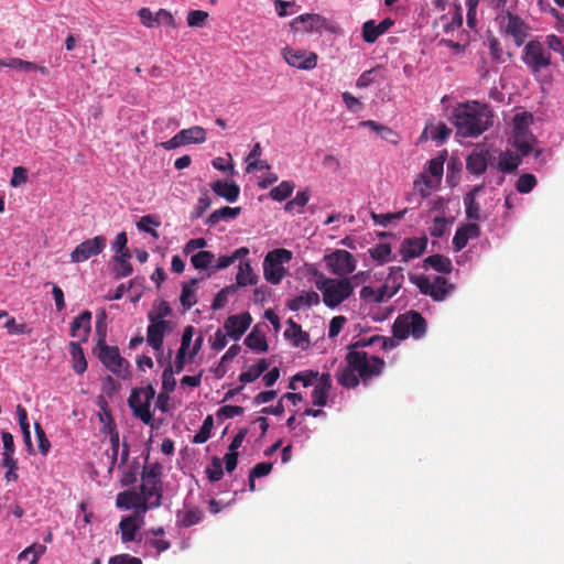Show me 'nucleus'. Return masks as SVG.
<instances>
[{
    "label": "nucleus",
    "mask_w": 564,
    "mask_h": 564,
    "mask_svg": "<svg viewBox=\"0 0 564 564\" xmlns=\"http://www.w3.org/2000/svg\"><path fill=\"white\" fill-rule=\"evenodd\" d=\"M138 15L141 23L147 28L156 26V14H154L149 8H142L139 10Z\"/></svg>",
    "instance_id": "obj_60"
},
{
    "label": "nucleus",
    "mask_w": 564,
    "mask_h": 564,
    "mask_svg": "<svg viewBox=\"0 0 564 564\" xmlns=\"http://www.w3.org/2000/svg\"><path fill=\"white\" fill-rule=\"evenodd\" d=\"M409 279L422 294L431 296L436 302L444 301L454 290V285L441 275L435 276L433 281L425 275H410Z\"/></svg>",
    "instance_id": "obj_7"
},
{
    "label": "nucleus",
    "mask_w": 564,
    "mask_h": 564,
    "mask_svg": "<svg viewBox=\"0 0 564 564\" xmlns=\"http://www.w3.org/2000/svg\"><path fill=\"white\" fill-rule=\"evenodd\" d=\"M403 279H404L403 268H401V267H391L390 268V272L387 278V282L384 284L390 285L389 291H390V294H392V296L395 295L399 292V290L401 289Z\"/></svg>",
    "instance_id": "obj_39"
},
{
    "label": "nucleus",
    "mask_w": 564,
    "mask_h": 564,
    "mask_svg": "<svg viewBox=\"0 0 564 564\" xmlns=\"http://www.w3.org/2000/svg\"><path fill=\"white\" fill-rule=\"evenodd\" d=\"M427 247V237H411L404 238L399 247V253L402 261L408 262L411 259L417 258L423 254Z\"/></svg>",
    "instance_id": "obj_16"
},
{
    "label": "nucleus",
    "mask_w": 564,
    "mask_h": 564,
    "mask_svg": "<svg viewBox=\"0 0 564 564\" xmlns=\"http://www.w3.org/2000/svg\"><path fill=\"white\" fill-rule=\"evenodd\" d=\"M116 503L119 508L123 509H141L147 511L150 507L144 501V497L141 494L132 490L122 491L117 495Z\"/></svg>",
    "instance_id": "obj_21"
},
{
    "label": "nucleus",
    "mask_w": 564,
    "mask_h": 564,
    "mask_svg": "<svg viewBox=\"0 0 564 564\" xmlns=\"http://www.w3.org/2000/svg\"><path fill=\"white\" fill-rule=\"evenodd\" d=\"M212 189L229 203L237 200L240 194V187L235 182L217 180L212 184Z\"/></svg>",
    "instance_id": "obj_23"
},
{
    "label": "nucleus",
    "mask_w": 564,
    "mask_h": 564,
    "mask_svg": "<svg viewBox=\"0 0 564 564\" xmlns=\"http://www.w3.org/2000/svg\"><path fill=\"white\" fill-rule=\"evenodd\" d=\"M392 25L393 21L390 18L382 20L379 24H376L373 20L366 21L362 25V39L367 43H375Z\"/></svg>",
    "instance_id": "obj_19"
},
{
    "label": "nucleus",
    "mask_w": 564,
    "mask_h": 564,
    "mask_svg": "<svg viewBox=\"0 0 564 564\" xmlns=\"http://www.w3.org/2000/svg\"><path fill=\"white\" fill-rule=\"evenodd\" d=\"M448 223L445 217H435L432 226L429 228L430 235L435 238H442L447 230Z\"/></svg>",
    "instance_id": "obj_51"
},
{
    "label": "nucleus",
    "mask_w": 564,
    "mask_h": 564,
    "mask_svg": "<svg viewBox=\"0 0 564 564\" xmlns=\"http://www.w3.org/2000/svg\"><path fill=\"white\" fill-rule=\"evenodd\" d=\"M324 261L333 274L343 278H347L357 267V261L354 256L344 249H337L326 254Z\"/></svg>",
    "instance_id": "obj_11"
},
{
    "label": "nucleus",
    "mask_w": 564,
    "mask_h": 564,
    "mask_svg": "<svg viewBox=\"0 0 564 564\" xmlns=\"http://www.w3.org/2000/svg\"><path fill=\"white\" fill-rule=\"evenodd\" d=\"M121 540L122 542H131L135 539V533L139 530V525L133 517H126L121 519L119 523Z\"/></svg>",
    "instance_id": "obj_35"
},
{
    "label": "nucleus",
    "mask_w": 564,
    "mask_h": 564,
    "mask_svg": "<svg viewBox=\"0 0 564 564\" xmlns=\"http://www.w3.org/2000/svg\"><path fill=\"white\" fill-rule=\"evenodd\" d=\"M180 139L183 141V145L192 143H204L207 139L206 130L203 127L194 126L188 129H182L178 131Z\"/></svg>",
    "instance_id": "obj_29"
},
{
    "label": "nucleus",
    "mask_w": 564,
    "mask_h": 564,
    "mask_svg": "<svg viewBox=\"0 0 564 564\" xmlns=\"http://www.w3.org/2000/svg\"><path fill=\"white\" fill-rule=\"evenodd\" d=\"M162 475V466L159 463H153L150 465H145L142 471V478H147L149 480H154L156 482L161 481Z\"/></svg>",
    "instance_id": "obj_52"
},
{
    "label": "nucleus",
    "mask_w": 564,
    "mask_h": 564,
    "mask_svg": "<svg viewBox=\"0 0 564 564\" xmlns=\"http://www.w3.org/2000/svg\"><path fill=\"white\" fill-rule=\"evenodd\" d=\"M535 186L536 178L530 173L520 175L516 183V189L521 194L530 193Z\"/></svg>",
    "instance_id": "obj_47"
},
{
    "label": "nucleus",
    "mask_w": 564,
    "mask_h": 564,
    "mask_svg": "<svg viewBox=\"0 0 564 564\" xmlns=\"http://www.w3.org/2000/svg\"><path fill=\"white\" fill-rule=\"evenodd\" d=\"M282 55L290 66L299 69L311 70L317 65L318 57L314 52L285 47L282 51Z\"/></svg>",
    "instance_id": "obj_13"
},
{
    "label": "nucleus",
    "mask_w": 564,
    "mask_h": 564,
    "mask_svg": "<svg viewBox=\"0 0 564 564\" xmlns=\"http://www.w3.org/2000/svg\"><path fill=\"white\" fill-rule=\"evenodd\" d=\"M290 28L302 34H322L324 31L335 34L339 30L334 21L317 13H304L294 18L290 22Z\"/></svg>",
    "instance_id": "obj_6"
},
{
    "label": "nucleus",
    "mask_w": 564,
    "mask_h": 564,
    "mask_svg": "<svg viewBox=\"0 0 564 564\" xmlns=\"http://www.w3.org/2000/svg\"><path fill=\"white\" fill-rule=\"evenodd\" d=\"M390 285L383 284L378 290H375L373 288L369 285H365L360 290V299L364 301H371L375 303H382L388 299L392 297V294H390Z\"/></svg>",
    "instance_id": "obj_26"
},
{
    "label": "nucleus",
    "mask_w": 564,
    "mask_h": 564,
    "mask_svg": "<svg viewBox=\"0 0 564 564\" xmlns=\"http://www.w3.org/2000/svg\"><path fill=\"white\" fill-rule=\"evenodd\" d=\"M107 239L104 236H96L80 242L70 253L72 262L79 263L94 256L100 254L106 248Z\"/></svg>",
    "instance_id": "obj_12"
},
{
    "label": "nucleus",
    "mask_w": 564,
    "mask_h": 564,
    "mask_svg": "<svg viewBox=\"0 0 564 564\" xmlns=\"http://www.w3.org/2000/svg\"><path fill=\"white\" fill-rule=\"evenodd\" d=\"M464 205L466 210V217L469 220L478 221L481 219L480 206L473 197V194H466L464 197Z\"/></svg>",
    "instance_id": "obj_42"
},
{
    "label": "nucleus",
    "mask_w": 564,
    "mask_h": 564,
    "mask_svg": "<svg viewBox=\"0 0 564 564\" xmlns=\"http://www.w3.org/2000/svg\"><path fill=\"white\" fill-rule=\"evenodd\" d=\"M391 246L389 243H379L368 250L370 257L379 263H386L390 260Z\"/></svg>",
    "instance_id": "obj_44"
},
{
    "label": "nucleus",
    "mask_w": 564,
    "mask_h": 564,
    "mask_svg": "<svg viewBox=\"0 0 564 564\" xmlns=\"http://www.w3.org/2000/svg\"><path fill=\"white\" fill-rule=\"evenodd\" d=\"M531 118V115L527 113H517L513 118L514 128H513V134L521 133V132H528L529 131V119Z\"/></svg>",
    "instance_id": "obj_56"
},
{
    "label": "nucleus",
    "mask_w": 564,
    "mask_h": 564,
    "mask_svg": "<svg viewBox=\"0 0 564 564\" xmlns=\"http://www.w3.org/2000/svg\"><path fill=\"white\" fill-rule=\"evenodd\" d=\"M69 352L73 359V369L77 375H83L87 369V361L80 343L70 341Z\"/></svg>",
    "instance_id": "obj_30"
},
{
    "label": "nucleus",
    "mask_w": 564,
    "mask_h": 564,
    "mask_svg": "<svg viewBox=\"0 0 564 564\" xmlns=\"http://www.w3.org/2000/svg\"><path fill=\"white\" fill-rule=\"evenodd\" d=\"M295 188V184L292 181H282L278 186L273 187L269 195L273 200L283 202L291 196Z\"/></svg>",
    "instance_id": "obj_37"
},
{
    "label": "nucleus",
    "mask_w": 564,
    "mask_h": 564,
    "mask_svg": "<svg viewBox=\"0 0 564 564\" xmlns=\"http://www.w3.org/2000/svg\"><path fill=\"white\" fill-rule=\"evenodd\" d=\"M208 19V13L203 10H192L187 14V24L189 26H203Z\"/></svg>",
    "instance_id": "obj_54"
},
{
    "label": "nucleus",
    "mask_w": 564,
    "mask_h": 564,
    "mask_svg": "<svg viewBox=\"0 0 564 564\" xmlns=\"http://www.w3.org/2000/svg\"><path fill=\"white\" fill-rule=\"evenodd\" d=\"M245 345L251 350H256L258 352H265L269 348L264 335L260 334L256 329L247 335L245 338Z\"/></svg>",
    "instance_id": "obj_36"
},
{
    "label": "nucleus",
    "mask_w": 564,
    "mask_h": 564,
    "mask_svg": "<svg viewBox=\"0 0 564 564\" xmlns=\"http://www.w3.org/2000/svg\"><path fill=\"white\" fill-rule=\"evenodd\" d=\"M488 47L490 51V55L495 61L500 62V63L505 62L503 50H502L498 39H496L494 36L489 37L488 39Z\"/></svg>",
    "instance_id": "obj_57"
},
{
    "label": "nucleus",
    "mask_w": 564,
    "mask_h": 564,
    "mask_svg": "<svg viewBox=\"0 0 564 564\" xmlns=\"http://www.w3.org/2000/svg\"><path fill=\"white\" fill-rule=\"evenodd\" d=\"M214 259L213 252L202 250L192 256L191 263L197 270H205L212 265Z\"/></svg>",
    "instance_id": "obj_41"
},
{
    "label": "nucleus",
    "mask_w": 564,
    "mask_h": 564,
    "mask_svg": "<svg viewBox=\"0 0 564 564\" xmlns=\"http://www.w3.org/2000/svg\"><path fill=\"white\" fill-rule=\"evenodd\" d=\"M241 212L240 207H229L225 206L219 209L214 210L207 218V224L209 226H214L218 224L223 219H232L236 218Z\"/></svg>",
    "instance_id": "obj_33"
},
{
    "label": "nucleus",
    "mask_w": 564,
    "mask_h": 564,
    "mask_svg": "<svg viewBox=\"0 0 564 564\" xmlns=\"http://www.w3.org/2000/svg\"><path fill=\"white\" fill-rule=\"evenodd\" d=\"M551 57L543 43L532 40L524 45L521 59L533 74H536L551 65Z\"/></svg>",
    "instance_id": "obj_8"
},
{
    "label": "nucleus",
    "mask_w": 564,
    "mask_h": 564,
    "mask_svg": "<svg viewBox=\"0 0 564 564\" xmlns=\"http://www.w3.org/2000/svg\"><path fill=\"white\" fill-rule=\"evenodd\" d=\"M198 280L192 279L188 283H184L182 286V293L180 296V301L182 306L185 310H189L192 306H194L197 302L196 295H195V286L197 285Z\"/></svg>",
    "instance_id": "obj_34"
},
{
    "label": "nucleus",
    "mask_w": 564,
    "mask_h": 564,
    "mask_svg": "<svg viewBox=\"0 0 564 564\" xmlns=\"http://www.w3.org/2000/svg\"><path fill=\"white\" fill-rule=\"evenodd\" d=\"M152 224V225H155V226H159L160 223L159 221H155L153 219L152 216L150 215H147V216H143L139 223L137 224V227L139 230L141 231H145V232H149L151 236H153L154 238H158L159 235H158V231L152 229L149 225Z\"/></svg>",
    "instance_id": "obj_58"
},
{
    "label": "nucleus",
    "mask_w": 564,
    "mask_h": 564,
    "mask_svg": "<svg viewBox=\"0 0 564 564\" xmlns=\"http://www.w3.org/2000/svg\"><path fill=\"white\" fill-rule=\"evenodd\" d=\"M496 22L501 34L511 37L517 46L524 44L529 36L530 25L521 17L510 10H503L497 13Z\"/></svg>",
    "instance_id": "obj_5"
},
{
    "label": "nucleus",
    "mask_w": 564,
    "mask_h": 564,
    "mask_svg": "<svg viewBox=\"0 0 564 564\" xmlns=\"http://www.w3.org/2000/svg\"><path fill=\"white\" fill-rule=\"evenodd\" d=\"M151 404L142 403V405H138L132 409L133 414L140 419L144 424H150L153 420V414L150 410Z\"/></svg>",
    "instance_id": "obj_55"
},
{
    "label": "nucleus",
    "mask_w": 564,
    "mask_h": 564,
    "mask_svg": "<svg viewBox=\"0 0 564 564\" xmlns=\"http://www.w3.org/2000/svg\"><path fill=\"white\" fill-rule=\"evenodd\" d=\"M317 376V371L307 370L297 372L296 375L293 376V379L300 381L303 384V387H310L313 384Z\"/></svg>",
    "instance_id": "obj_63"
},
{
    "label": "nucleus",
    "mask_w": 564,
    "mask_h": 564,
    "mask_svg": "<svg viewBox=\"0 0 564 564\" xmlns=\"http://www.w3.org/2000/svg\"><path fill=\"white\" fill-rule=\"evenodd\" d=\"M176 519L178 527L189 528L202 521L203 511L199 508H185L177 512Z\"/></svg>",
    "instance_id": "obj_27"
},
{
    "label": "nucleus",
    "mask_w": 564,
    "mask_h": 564,
    "mask_svg": "<svg viewBox=\"0 0 564 564\" xmlns=\"http://www.w3.org/2000/svg\"><path fill=\"white\" fill-rule=\"evenodd\" d=\"M148 319L150 325L147 328V343L155 351H161L163 349L164 336L170 330L171 322L165 319L156 321L152 315H148Z\"/></svg>",
    "instance_id": "obj_14"
},
{
    "label": "nucleus",
    "mask_w": 564,
    "mask_h": 564,
    "mask_svg": "<svg viewBox=\"0 0 564 564\" xmlns=\"http://www.w3.org/2000/svg\"><path fill=\"white\" fill-rule=\"evenodd\" d=\"M206 475L212 482L219 481L223 478L224 470L218 457H213L210 466L206 468Z\"/></svg>",
    "instance_id": "obj_50"
},
{
    "label": "nucleus",
    "mask_w": 564,
    "mask_h": 564,
    "mask_svg": "<svg viewBox=\"0 0 564 564\" xmlns=\"http://www.w3.org/2000/svg\"><path fill=\"white\" fill-rule=\"evenodd\" d=\"M140 491L141 496L144 497V501L150 508H158L161 506L162 482L142 478Z\"/></svg>",
    "instance_id": "obj_18"
},
{
    "label": "nucleus",
    "mask_w": 564,
    "mask_h": 564,
    "mask_svg": "<svg viewBox=\"0 0 564 564\" xmlns=\"http://www.w3.org/2000/svg\"><path fill=\"white\" fill-rule=\"evenodd\" d=\"M90 330L91 312L85 310L70 323V336L78 338L82 343H86L89 338Z\"/></svg>",
    "instance_id": "obj_17"
},
{
    "label": "nucleus",
    "mask_w": 564,
    "mask_h": 564,
    "mask_svg": "<svg viewBox=\"0 0 564 564\" xmlns=\"http://www.w3.org/2000/svg\"><path fill=\"white\" fill-rule=\"evenodd\" d=\"M214 420L212 415H207L204 420L199 431L194 435V444H204L210 437Z\"/></svg>",
    "instance_id": "obj_45"
},
{
    "label": "nucleus",
    "mask_w": 564,
    "mask_h": 564,
    "mask_svg": "<svg viewBox=\"0 0 564 564\" xmlns=\"http://www.w3.org/2000/svg\"><path fill=\"white\" fill-rule=\"evenodd\" d=\"M494 115L490 107L479 101L458 104L452 115V122L458 134L475 138L488 130L492 124Z\"/></svg>",
    "instance_id": "obj_2"
},
{
    "label": "nucleus",
    "mask_w": 564,
    "mask_h": 564,
    "mask_svg": "<svg viewBox=\"0 0 564 564\" xmlns=\"http://www.w3.org/2000/svg\"><path fill=\"white\" fill-rule=\"evenodd\" d=\"M258 276L253 273L249 261H241L238 267L236 275V289L239 286H247L257 284Z\"/></svg>",
    "instance_id": "obj_28"
},
{
    "label": "nucleus",
    "mask_w": 564,
    "mask_h": 564,
    "mask_svg": "<svg viewBox=\"0 0 564 564\" xmlns=\"http://www.w3.org/2000/svg\"><path fill=\"white\" fill-rule=\"evenodd\" d=\"M316 288L323 294V302L329 308H335L349 299L354 293V285L348 278L332 279L319 274Z\"/></svg>",
    "instance_id": "obj_3"
},
{
    "label": "nucleus",
    "mask_w": 564,
    "mask_h": 564,
    "mask_svg": "<svg viewBox=\"0 0 564 564\" xmlns=\"http://www.w3.org/2000/svg\"><path fill=\"white\" fill-rule=\"evenodd\" d=\"M488 160V151H474L466 160V167L470 173L480 175L487 170Z\"/></svg>",
    "instance_id": "obj_25"
},
{
    "label": "nucleus",
    "mask_w": 564,
    "mask_h": 564,
    "mask_svg": "<svg viewBox=\"0 0 564 564\" xmlns=\"http://www.w3.org/2000/svg\"><path fill=\"white\" fill-rule=\"evenodd\" d=\"M319 304V295L315 291L303 292L302 294L286 302V307L297 312L302 308Z\"/></svg>",
    "instance_id": "obj_24"
},
{
    "label": "nucleus",
    "mask_w": 564,
    "mask_h": 564,
    "mask_svg": "<svg viewBox=\"0 0 564 564\" xmlns=\"http://www.w3.org/2000/svg\"><path fill=\"white\" fill-rule=\"evenodd\" d=\"M210 198L207 196L206 193H204L203 196H200L197 200V205L195 209L192 213V218H199L203 216V214L210 207Z\"/></svg>",
    "instance_id": "obj_61"
},
{
    "label": "nucleus",
    "mask_w": 564,
    "mask_h": 564,
    "mask_svg": "<svg viewBox=\"0 0 564 564\" xmlns=\"http://www.w3.org/2000/svg\"><path fill=\"white\" fill-rule=\"evenodd\" d=\"M513 145L521 155L525 156L533 150L535 139L530 131L513 134Z\"/></svg>",
    "instance_id": "obj_32"
},
{
    "label": "nucleus",
    "mask_w": 564,
    "mask_h": 564,
    "mask_svg": "<svg viewBox=\"0 0 564 564\" xmlns=\"http://www.w3.org/2000/svg\"><path fill=\"white\" fill-rule=\"evenodd\" d=\"M96 350L98 359L110 372L121 379L130 378V364L121 357L117 346L105 345Z\"/></svg>",
    "instance_id": "obj_9"
},
{
    "label": "nucleus",
    "mask_w": 564,
    "mask_h": 564,
    "mask_svg": "<svg viewBox=\"0 0 564 564\" xmlns=\"http://www.w3.org/2000/svg\"><path fill=\"white\" fill-rule=\"evenodd\" d=\"M286 324L288 328L284 332V337L293 340L294 347L306 349L310 346V335L302 330L301 325L295 323L292 318H290Z\"/></svg>",
    "instance_id": "obj_22"
},
{
    "label": "nucleus",
    "mask_w": 564,
    "mask_h": 564,
    "mask_svg": "<svg viewBox=\"0 0 564 564\" xmlns=\"http://www.w3.org/2000/svg\"><path fill=\"white\" fill-rule=\"evenodd\" d=\"M346 322H347V318L343 315L333 317L329 323L328 336L330 338L338 336V334L341 332Z\"/></svg>",
    "instance_id": "obj_59"
},
{
    "label": "nucleus",
    "mask_w": 564,
    "mask_h": 564,
    "mask_svg": "<svg viewBox=\"0 0 564 564\" xmlns=\"http://www.w3.org/2000/svg\"><path fill=\"white\" fill-rule=\"evenodd\" d=\"M28 181V171L23 166H17L13 169V175L10 181L11 186L18 187Z\"/></svg>",
    "instance_id": "obj_64"
},
{
    "label": "nucleus",
    "mask_w": 564,
    "mask_h": 564,
    "mask_svg": "<svg viewBox=\"0 0 564 564\" xmlns=\"http://www.w3.org/2000/svg\"><path fill=\"white\" fill-rule=\"evenodd\" d=\"M252 317L248 312L237 315H230L224 323V329L227 332L228 337L238 340L250 327Z\"/></svg>",
    "instance_id": "obj_15"
},
{
    "label": "nucleus",
    "mask_w": 564,
    "mask_h": 564,
    "mask_svg": "<svg viewBox=\"0 0 564 564\" xmlns=\"http://www.w3.org/2000/svg\"><path fill=\"white\" fill-rule=\"evenodd\" d=\"M346 366L336 373L338 383L347 389L356 388L360 380L364 384L384 369L386 362L377 356H368L364 350H348L345 357Z\"/></svg>",
    "instance_id": "obj_1"
},
{
    "label": "nucleus",
    "mask_w": 564,
    "mask_h": 564,
    "mask_svg": "<svg viewBox=\"0 0 564 564\" xmlns=\"http://www.w3.org/2000/svg\"><path fill=\"white\" fill-rule=\"evenodd\" d=\"M0 67L18 68L25 72L37 69V65L35 63L23 61L18 57H12L7 61L0 59Z\"/></svg>",
    "instance_id": "obj_46"
},
{
    "label": "nucleus",
    "mask_w": 564,
    "mask_h": 564,
    "mask_svg": "<svg viewBox=\"0 0 564 564\" xmlns=\"http://www.w3.org/2000/svg\"><path fill=\"white\" fill-rule=\"evenodd\" d=\"M108 564H142V561L139 557L123 553L111 556L108 561Z\"/></svg>",
    "instance_id": "obj_62"
},
{
    "label": "nucleus",
    "mask_w": 564,
    "mask_h": 564,
    "mask_svg": "<svg viewBox=\"0 0 564 564\" xmlns=\"http://www.w3.org/2000/svg\"><path fill=\"white\" fill-rule=\"evenodd\" d=\"M425 333L426 321L416 311H409L399 315L392 325L393 337L400 340L406 339L409 336L420 339Z\"/></svg>",
    "instance_id": "obj_4"
},
{
    "label": "nucleus",
    "mask_w": 564,
    "mask_h": 564,
    "mask_svg": "<svg viewBox=\"0 0 564 564\" xmlns=\"http://www.w3.org/2000/svg\"><path fill=\"white\" fill-rule=\"evenodd\" d=\"M245 409L239 405H224L217 411V417L219 420L232 419L237 415H241Z\"/></svg>",
    "instance_id": "obj_53"
},
{
    "label": "nucleus",
    "mask_w": 564,
    "mask_h": 564,
    "mask_svg": "<svg viewBox=\"0 0 564 564\" xmlns=\"http://www.w3.org/2000/svg\"><path fill=\"white\" fill-rule=\"evenodd\" d=\"M332 389L330 373H323L312 391V403L316 406H324L327 403L328 394Z\"/></svg>",
    "instance_id": "obj_20"
},
{
    "label": "nucleus",
    "mask_w": 564,
    "mask_h": 564,
    "mask_svg": "<svg viewBox=\"0 0 564 564\" xmlns=\"http://www.w3.org/2000/svg\"><path fill=\"white\" fill-rule=\"evenodd\" d=\"M431 267L440 273H451L453 264L451 259L443 254H432L424 259V267Z\"/></svg>",
    "instance_id": "obj_31"
},
{
    "label": "nucleus",
    "mask_w": 564,
    "mask_h": 564,
    "mask_svg": "<svg viewBox=\"0 0 564 564\" xmlns=\"http://www.w3.org/2000/svg\"><path fill=\"white\" fill-rule=\"evenodd\" d=\"M131 258L130 252L119 253V256L115 257L116 269L115 273L117 278H126L132 273V265L129 262Z\"/></svg>",
    "instance_id": "obj_40"
},
{
    "label": "nucleus",
    "mask_w": 564,
    "mask_h": 564,
    "mask_svg": "<svg viewBox=\"0 0 564 564\" xmlns=\"http://www.w3.org/2000/svg\"><path fill=\"white\" fill-rule=\"evenodd\" d=\"M521 164V156L512 152H503L499 156L498 166L502 172H512Z\"/></svg>",
    "instance_id": "obj_38"
},
{
    "label": "nucleus",
    "mask_w": 564,
    "mask_h": 564,
    "mask_svg": "<svg viewBox=\"0 0 564 564\" xmlns=\"http://www.w3.org/2000/svg\"><path fill=\"white\" fill-rule=\"evenodd\" d=\"M292 259V252L286 249H274L269 251L263 261V274L268 282L279 284L284 275L282 264Z\"/></svg>",
    "instance_id": "obj_10"
},
{
    "label": "nucleus",
    "mask_w": 564,
    "mask_h": 564,
    "mask_svg": "<svg viewBox=\"0 0 564 564\" xmlns=\"http://www.w3.org/2000/svg\"><path fill=\"white\" fill-rule=\"evenodd\" d=\"M1 437L4 449L2 454V460L6 462V464H12V459H15L13 457L15 451L13 435L10 432L3 431L1 433Z\"/></svg>",
    "instance_id": "obj_43"
},
{
    "label": "nucleus",
    "mask_w": 564,
    "mask_h": 564,
    "mask_svg": "<svg viewBox=\"0 0 564 564\" xmlns=\"http://www.w3.org/2000/svg\"><path fill=\"white\" fill-rule=\"evenodd\" d=\"M236 291V285H228V286H225L223 290H220L213 303H212V310L213 311H218V310H221L228 302V296L229 294L234 293Z\"/></svg>",
    "instance_id": "obj_49"
},
{
    "label": "nucleus",
    "mask_w": 564,
    "mask_h": 564,
    "mask_svg": "<svg viewBox=\"0 0 564 564\" xmlns=\"http://www.w3.org/2000/svg\"><path fill=\"white\" fill-rule=\"evenodd\" d=\"M174 368L171 361H167L163 373H162V388L165 392L174 391L176 387V380L174 378Z\"/></svg>",
    "instance_id": "obj_48"
}]
</instances>
